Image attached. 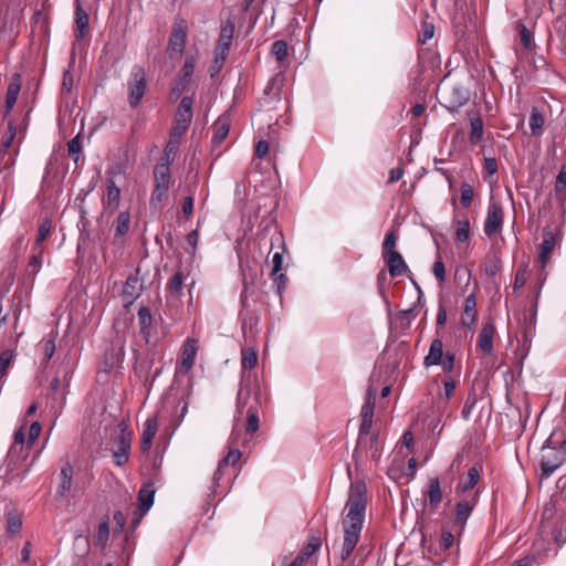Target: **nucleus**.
<instances>
[{"mask_svg": "<svg viewBox=\"0 0 566 566\" xmlns=\"http://www.w3.org/2000/svg\"><path fill=\"white\" fill-rule=\"evenodd\" d=\"M375 410V396L369 391L365 403L361 407L360 417L373 419Z\"/></svg>", "mask_w": 566, "mask_h": 566, "instance_id": "nucleus-56", "label": "nucleus"}, {"mask_svg": "<svg viewBox=\"0 0 566 566\" xmlns=\"http://www.w3.org/2000/svg\"><path fill=\"white\" fill-rule=\"evenodd\" d=\"M457 386H458V380L453 376L447 375L443 378V394H442L443 398L449 400L454 395Z\"/></svg>", "mask_w": 566, "mask_h": 566, "instance_id": "nucleus-54", "label": "nucleus"}, {"mask_svg": "<svg viewBox=\"0 0 566 566\" xmlns=\"http://www.w3.org/2000/svg\"><path fill=\"white\" fill-rule=\"evenodd\" d=\"M13 439L14 440L10 448L9 454L12 455L14 453H19L21 457L25 458L31 448H28V441L25 442L24 426L15 430Z\"/></svg>", "mask_w": 566, "mask_h": 566, "instance_id": "nucleus-31", "label": "nucleus"}, {"mask_svg": "<svg viewBox=\"0 0 566 566\" xmlns=\"http://www.w3.org/2000/svg\"><path fill=\"white\" fill-rule=\"evenodd\" d=\"M133 440V431L126 424H120V431L115 441L113 450L114 463L118 467L127 463Z\"/></svg>", "mask_w": 566, "mask_h": 566, "instance_id": "nucleus-9", "label": "nucleus"}, {"mask_svg": "<svg viewBox=\"0 0 566 566\" xmlns=\"http://www.w3.org/2000/svg\"><path fill=\"white\" fill-rule=\"evenodd\" d=\"M154 184L155 187L161 190H169L170 186V166L167 164L158 163L154 168Z\"/></svg>", "mask_w": 566, "mask_h": 566, "instance_id": "nucleus-30", "label": "nucleus"}, {"mask_svg": "<svg viewBox=\"0 0 566 566\" xmlns=\"http://www.w3.org/2000/svg\"><path fill=\"white\" fill-rule=\"evenodd\" d=\"M424 496L428 499L429 505L432 510L438 509L442 502L441 483L438 478L434 476L429 479Z\"/></svg>", "mask_w": 566, "mask_h": 566, "instance_id": "nucleus-26", "label": "nucleus"}, {"mask_svg": "<svg viewBox=\"0 0 566 566\" xmlns=\"http://www.w3.org/2000/svg\"><path fill=\"white\" fill-rule=\"evenodd\" d=\"M82 150V146H81V142H80V137L76 136L74 138H72L71 140H69L67 143V151H69V155L70 157H72V159L74 160L75 164L78 163L80 160V153Z\"/></svg>", "mask_w": 566, "mask_h": 566, "instance_id": "nucleus-58", "label": "nucleus"}, {"mask_svg": "<svg viewBox=\"0 0 566 566\" xmlns=\"http://www.w3.org/2000/svg\"><path fill=\"white\" fill-rule=\"evenodd\" d=\"M6 518H7V532L10 535L18 534L22 527L21 514L17 510L12 509L7 512Z\"/></svg>", "mask_w": 566, "mask_h": 566, "instance_id": "nucleus-39", "label": "nucleus"}, {"mask_svg": "<svg viewBox=\"0 0 566 566\" xmlns=\"http://www.w3.org/2000/svg\"><path fill=\"white\" fill-rule=\"evenodd\" d=\"M21 90L20 75L15 74L8 86L4 102V116H8L14 107Z\"/></svg>", "mask_w": 566, "mask_h": 566, "instance_id": "nucleus-29", "label": "nucleus"}, {"mask_svg": "<svg viewBox=\"0 0 566 566\" xmlns=\"http://www.w3.org/2000/svg\"><path fill=\"white\" fill-rule=\"evenodd\" d=\"M241 367H242V379L241 382L245 380L247 384L259 385L256 379L251 378V374L247 373V370L253 369L258 364V353L253 348H243L241 353ZM242 384H240V387Z\"/></svg>", "mask_w": 566, "mask_h": 566, "instance_id": "nucleus-16", "label": "nucleus"}, {"mask_svg": "<svg viewBox=\"0 0 566 566\" xmlns=\"http://www.w3.org/2000/svg\"><path fill=\"white\" fill-rule=\"evenodd\" d=\"M158 429V421L156 417H150L146 420L144 424V430L142 433V440H140V451L143 453L149 452L153 439L156 436Z\"/></svg>", "mask_w": 566, "mask_h": 566, "instance_id": "nucleus-22", "label": "nucleus"}, {"mask_svg": "<svg viewBox=\"0 0 566 566\" xmlns=\"http://www.w3.org/2000/svg\"><path fill=\"white\" fill-rule=\"evenodd\" d=\"M146 87L147 83L144 67L140 65H134L127 82L128 104L132 108H136L140 104L145 95Z\"/></svg>", "mask_w": 566, "mask_h": 566, "instance_id": "nucleus-4", "label": "nucleus"}, {"mask_svg": "<svg viewBox=\"0 0 566 566\" xmlns=\"http://www.w3.org/2000/svg\"><path fill=\"white\" fill-rule=\"evenodd\" d=\"M241 452L237 448H229V451L227 455L219 461L218 468L214 471L213 474V483L216 485H219V481L221 480L222 475L224 474V470L229 465L237 464L241 459Z\"/></svg>", "mask_w": 566, "mask_h": 566, "instance_id": "nucleus-21", "label": "nucleus"}, {"mask_svg": "<svg viewBox=\"0 0 566 566\" xmlns=\"http://www.w3.org/2000/svg\"><path fill=\"white\" fill-rule=\"evenodd\" d=\"M366 505L367 490L365 483H353L345 505L346 514L342 520L344 541L340 551V559L343 562L352 556L359 542L365 521Z\"/></svg>", "mask_w": 566, "mask_h": 566, "instance_id": "nucleus-1", "label": "nucleus"}, {"mask_svg": "<svg viewBox=\"0 0 566 566\" xmlns=\"http://www.w3.org/2000/svg\"><path fill=\"white\" fill-rule=\"evenodd\" d=\"M496 333L495 325L492 321L485 323L478 336L476 348L484 355H491L493 352V338Z\"/></svg>", "mask_w": 566, "mask_h": 566, "instance_id": "nucleus-17", "label": "nucleus"}, {"mask_svg": "<svg viewBox=\"0 0 566 566\" xmlns=\"http://www.w3.org/2000/svg\"><path fill=\"white\" fill-rule=\"evenodd\" d=\"M397 235L394 231L388 232L385 237V240L382 242V255L389 254L390 252H397L396 250V243H397Z\"/></svg>", "mask_w": 566, "mask_h": 566, "instance_id": "nucleus-59", "label": "nucleus"}, {"mask_svg": "<svg viewBox=\"0 0 566 566\" xmlns=\"http://www.w3.org/2000/svg\"><path fill=\"white\" fill-rule=\"evenodd\" d=\"M557 243V238L552 232H544L543 234V241L538 247V258L537 263L539 265L538 271V289H541L547 277L546 266L551 260V255L553 251L555 250Z\"/></svg>", "mask_w": 566, "mask_h": 566, "instance_id": "nucleus-7", "label": "nucleus"}, {"mask_svg": "<svg viewBox=\"0 0 566 566\" xmlns=\"http://www.w3.org/2000/svg\"><path fill=\"white\" fill-rule=\"evenodd\" d=\"M19 154V146L13 149V155H9V157L1 159V169L0 174H3L4 179H11L13 175V167L15 165V158Z\"/></svg>", "mask_w": 566, "mask_h": 566, "instance_id": "nucleus-43", "label": "nucleus"}, {"mask_svg": "<svg viewBox=\"0 0 566 566\" xmlns=\"http://www.w3.org/2000/svg\"><path fill=\"white\" fill-rule=\"evenodd\" d=\"M470 134L469 140L471 145H478L483 138V119L479 113L470 115Z\"/></svg>", "mask_w": 566, "mask_h": 566, "instance_id": "nucleus-33", "label": "nucleus"}, {"mask_svg": "<svg viewBox=\"0 0 566 566\" xmlns=\"http://www.w3.org/2000/svg\"><path fill=\"white\" fill-rule=\"evenodd\" d=\"M45 249H35L32 248V255L29 259V262L25 268V275L33 281L34 276L40 272L42 268V256Z\"/></svg>", "mask_w": 566, "mask_h": 566, "instance_id": "nucleus-32", "label": "nucleus"}, {"mask_svg": "<svg viewBox=\"0 0 566 566\" xmlns=\"http://www.w3.org/2000/svg\"><path fill=\"white\" fill-rule=\"evenodd\" d=\"M501 271V262L495 259L484 264V273L488 276H495Z\"/></svg>", "mask_w": 566, "mask_h": 566, "instance_id": "nucleus-64", "label": "nucleus"}, {"mask_svg": "<svg viewBox=\"0 0 566 566\" xmlns=\"http://www.w3.org/2000/svg\"><path fill=\"white\" fill-rule=\"evenodd\" d=\"M106 193L103 198V205L112 211L117 210L120 202V189L114 180V171L108 169L106 171Z\"/></svg>", "mask_w": 566, "mask_h": 566, "instance_id": "nucleus-13", "label": "nucleus"}, {"mask_svg": "<svg viewBox=\"0 0 566 566\" xmlns=\"http://www.w3.org/2000/svg\"><path fill=\"white\" fill-rule=\"evenodd\" d=\"M271 52L277 61L283 62L289 55L287 43L283 40L275 41L272 44Z\"/></svg>", "mask_w": 566, "mask_h": 566, "instance_id": "nucleus-51", "label": "nucleus"}, {"mask_svg": "<svg viewBox=\"0 0 566 566\" xmlns=\"http://www.w3.org/2000/svg\"><path fill=\"white\" fill-rule=\"evenodd\" d=\"M155 490L153 484L143 485L138 492L140 517L151 507L154 503Z\"/></svg>", "mask_w": 566, "mask_h": 566, "instance_id": "nucleus-35", "label": "nucleus"}, {"mask_svg": "<svg viewBox=\"0 0 566 566\" xmlns=\"http://www.w3.org/2000/svg\"><path fill=\"white\" fill-rule=\"evenodd\" d=\"M196 66V57L192 55H188L185 60V63L179 72V85L181 88H186V86L189 84L191 76L193 74Z\"/></svg>", "mask_w": 566, "mask_h": 566, "instance_id": "nucleus-37", "label": "nucleus"}, {"mask_svg": "<svg viewBox=\"0 0 566 566\" xmlns=\"http://www.w3.org/2000/svg\"><path fill=\"white\" fill-rule=\"evenodd\" d=\"M75 40L77 42H81L82 39H84L88 32H90V17L87 12L82 8L78 0H76V8H75Z\"/></svg>", "mask_w": 566, "mask_h": 566, "instance_id": "nucleus-20", "label": "nucleus"}, {"mask_svg": "<svg viewBox=\"0 0 566 566\" xmlns=\"http://www.w3.org/2000/svg\"><path fill=\"white\" fill-rule=\"evenodd\" d=\"M473 200V188L470 184H462L460 202L463 208H469Z\"/></svg>", "mask_w": 566, "mask_h": 566, "instance_id": "nucleus-57", "label": "nucleus"}, {"mask_svg": "<svg viewBox=\"0 0 566 566\" xmlns=\"http://www.w3.org/2000/svg\"><path fill=\"white\" fill-rule=\"evenodd\" d=\"M504 217V208L501 201L491 198L486 210V218L483 224V231L488 238L491 239L502 232Z\"/></svg>", "mask_w": 566, "mask_h": 566, "instance_id": "nucleus-5", "label": "nucleus"}, {"mask_svg": "<svg viewBox=\"0 0 566 566\" xmlns=\"http://www.w3.org/2000/svg\"><path fill=\"white\" fill-rule=\"evenodd\" d=\"M391 277L410 273V270L399 251L382 255Z\"/></svg>", "mask_w": 566, "mask_h": 566, "instance_id": "nucleus-19", "label": "nucleus"}, {"mask_svg": "<svg viewBox=\"0 0 566 566\" xmlns=\"http://www.w3.org/2000/svg\"><path fill=\"white\" fill-rule=\"evenodd\" d=\"M480 479V469L478 467H472L469 469L467 475L459 481L455 486V495L459 497H463L469 493L475 492L473 489L478 484Z\"/></svg>", "mask_w": 566, "mask_h": 566, "instance_id": "nucleus-18", "label": "nucleus"}, {"mask_svg": "<svg viewBox=\"0 0 566 566\" xmlns=\"http://www.w3.org/2000/svg\"><path fill=\"white\" fill-rule=\"evenodd\" d=\"M321 545L322 542L319 537H312L297 556H302V559L306 562L313 554H315L319 549Z\"/></svg>", "mask_w": 566, "mask_h": 566, "instance_id": "nucleus-47", "label": "nucleus"}, {"mask_svg": "<svg viewBox=\"0 0 566 566\" xmlns=\"http://www.w3.org/2000/svg\"><path fill=\"white\" fill-rule=\"evenodd\" d=\"M478 402V395L474 390L470 391L468 394V397L464 401L461 415L464 420H469L473 409L475 408V405Z\"/></svg>", "mask_w": 566, "mask_h": 566, "instance_id": "nucleus-48", "label": "nucleus"}, {"mask_svg": "<svg viewBox=\"0 0 566 566\" xmlns=\"http://www.w3.org/2000/svg\"><path fill=\"white\" fill-rule=\"evenodd\" d=\"M153 316L148 307L143 306L138 310V324L140 335L148 342Z\"/></svg>", "mask_w": 566, "mask_h": 566, "instance_id": "nucleus-36", "label": "nucleus"}, {"mask_svg": "<svg viewBox=\"0 0 566 566\" xmlns=\"http://www.w3.org/2000/svg\"><path fill=\"white\" fill-rule=\"evenodd\" d=\"M551 438L545 442L542 448V459H541V480L548 479L557 469H559L566 458L563 457L556 450V447H551Z\"/></svg>", "mask_w": 566, "mask_h": 566, "instance_id": "nucleus-6", "label": "nucleus"}, {"mask_svg": "<svg viewBox=\"0 0 566 566\" xmlns=\"http://www.w3.org/2000/svg\"><path fill=\"white\" fill-rule=\"evenodd\" d=\"M516 30L518 32V35H520V40H521V43L522 45L526 49V50H531L534 42H533V33L531 32V30H528L524 23H522L521 21H517L516 22Z\"/></svg>", "mask_w": 566, "mask_h": 566, "instance_id": "nucleus-45", "label": "nucleus"}, {"mask_svg": "<svg viewBox=\"0 0 566 566\" xmlns=\"http://www.w3.org/2000/svg\"><path fill=\"white\" fill-rule=\"evenodd\" d=\"M180 139L169 136V140L167 142L164 149V155L159 159L160 164H167L169 166L171 165L180 146Z\"/></svg>", "mask_w": 566, "mask_h": 566, "instance_id": "nucleus-38", "label": "nucleus"}, {"mask_svg": "<svg viewBox=\"0 0 566 566\" xmlns=\"http://www.w3.org/2000/svg\"><path fill=\"white\" fill-rule=\"evenodd\" d=\"M144 285L137 275H129L123 286L125 307L130 306L143 293Z\"/></svg>", "mask_w": 566, "mask_h": 566, "instance_id": "nucleus-15", "label": "nucleus"}, {"mask_svg": "<svg viewBox=\"0 0 566 566\" xmlns=\"http://www.w3.org/2000/svg\"><path fill=\"white\" fill-rule=\"evenodd\" d=\"M434 35V25L431 22L423 21L421 24V30L419 32V42L421 44H426L430 41Z\"/></svg>", "mask_w": 566, "mask_h": 566, "instance_id": "nucleus-55", "label": "nucleus"}, {"mask_svg": "<svg viewBox=\"0 0 566 566\" xmlns=\"http://www.w3.org/2000/svg\"><path fill=\"white\" fill-rule=\"evenodd\" d=\"M438 93L446 102V107L449 109H457L463 106L470 98V93L460 83H449L443 81L438 86Z\"/></svg>", "mask_w": 566, "mask_h": 566, "instance_id": "nucleus-3", "label": "nucleus"}, {"mask_svg": "<svg viewBox=\"0 0 566 566\" xmlns=\"http://www.w3.org/2000/svg\"><path fill=\"white\" fill-rule=\"evenodd\" d=\"M484 180L492 182L493 176L497 172V160L494 157H488L483 164Z\"/></svg>", "mask_w": 566, "mask_h": 566, "instance_id": "nucleus-52", "label": "nucleus"}, {"mask_svg": "<svg viewBox=\"0 0 566 566\" xmlns=\"http://www.w3.org/2000/svg\"><path fill=\"white\" fill-rule=\"evenodd\" d=\"M41 430H42V426L40 424V422L34 421L31 423L29 431H28V448H31L33 446V443L36 441V439L39 438V436L41 433Z\"/></svg>", "mask_w": 566, "mask_h": 566, "instance_id": "nucleus-61", "label": "nucleus"}, {"mask_svg": "<svg viewBox=\"0 0 566 566\" xmlns=\"http://www.w3.org/2000/svg\"><path fill=\"white\" fill-rule=\"evenodd\" d=\"M261 387L260 385L247 384L245 380L239 389L237 403L240 412H243V408L248 407L247 410V424L245 432L253 434L259 429V408L261 406Z\"/></svg>", "mask_w": 566, "mask_h": 566, "instance_id": "nucleus-2", "label": "nucleus"}, {"mask_svg": "<svg viewBox=\"0 0 566 566\" xmlns=\"http://www.w3.org/2000/svg\"><path fill=\"white\" fill-rule=\"evenodd\" d=\"M18 133L17 124L13 119L9 120L7 132L4 133L1 143L4 147H13V142Z\"/></svg>", "mask_w": 566, "mask_h": 566, "instance_id": "nucleus-53", "label": "nucleus"}, {"mask_svg": "<svg viewBox=\"0 0 566 566\" xmlns=\"http://www.w3.org/2000/svg\"><path fill=\"white\" fill-rule=\"evenodd\" d=\"M455 240L458 242H465L470 238V222L467 217L463 219H455Z\"/></svg>", "mask_w": 566, "mask_h": 566, "instance_id": "nucleus-42", "label": "nucleus"}, {"mask_svg": "<svg viewBox=\"0 0 566 566\" xmlns=\"http://www.w3.org/2000/svg\"><path fill=\"white\" fill-rule=\"evenodd\" d=\"M476 317V296L475 293H471L464 300V307L461 314V323L467 327H471L475 323Z\"/></svg>", "mask_w": 566, "mask_h": 566, "instance_id": "nucleus-23", "label": "nucleus"}, {"mask_svg": "<svg viewBox=\"0 0 566 566\" xmlns=\"http://www.w3.org/2000/svg\"><path fill=\"white\" fill-rule=\"evenodd\" d=\"M230 125L227 119L219 118L214 124L213 143L221 144L228 136Z\"/></svg>", "mask_w": 566, "mask_h": 566, "instance_id": "nucleus-44", "label": "nucleus"}, {"mask_svg": "<svg viewBox=\"0 0 566 566\" xmlns=\"http://www.w3.org/2000/svg\"><path fill=\"white\" fill-rule=\"evenodd\" d=\"M186 28L182 23H177L174 27V30L171 32L170 39H169V49L174 52L181 53L186 45Z\"/></svg>", "mask_w": 566, "mask_h": 566, "instance_id": "nucleus-27", "label": "nucleus"}, {"mask_svg": "<svg viewBox=\"0 0 566 566\" xmlns=\"http://www.w3.org/2000/svg\"><path fill=\"white\" fill-rule=\"evenodd\" d=\"M234 34V24L230 20L221 24V31L214 48V64L224 63L229 54Z\"/></svg>", "mask_w": 566, "mask_h": 566, "instance_id": "nucleus-10", "label": "nucleus"}, {"mask_svg": "<svg viewBox=\"0 0 566 566\" xmlns=\"http://www.w3.org/2000/svg\"><path fill=\"white\" fill-rule=\"evenodd\" d=\"M192 116V98L190 96H184L177 107L174 122L189 126Z\"/></svg>", "mask_w": 566, "mask_h": 566, "instance_id": "nucleus-24", "label": "nucleus"}, {"mask_svg": "<svg viewBox=\"0 0 566 566\" xmlns=\"http://www.w3.org/2000/svg\"><path fill=\"white\" fill-rule=\"evenodd\" d=\"M433 274H434L436 279L440 283H444V281H446V266H444V263L442 262L440 256L436 260V262L433 264Z\"/></svg>", "mask_w": 566, "mask_h": 566, "instance_id": "nucleus-63", "label": "nucleus"}, {"mask_svg": "<svg viewBox=\"0 0 566 566\" xmlns=\"http://www.w3.org/2000/svg\"><path fill=\"white\" fill-rule=\"evenodd\" d=\"M41 349L44 355V363H48L53 357L56 349L55 335L51 334L49 338H44L41 342Z\"/></svg>", "mask_w": 566, "mask_h": 566, "instance_id": "nucleus-50", "label": "nucleus"}, {"mask_svg": "<svg viewBox=\"0 0 566 566\" xmlns=\"http://www.w3.org/2000/svg\"><path fill=\"white\" fill-rule=\"evenodd\" d=\"M187 274L179 269L166 284V302L169 306L177 305L184 296V286Z\"/></svg>", "mask_w": 566, "mask_h": 566, "instance_id": "nucleus-11", "label": "nucleus"}, {"mask_svg": "<svg viewBox=\"0 0 566 566\" xmlns=\"http://www.w3.org/2000/svg\"><path fill=\"white\" fill-rule=\"evenodd\" d=\"M109 538V525L107 521L101 522L95 535V545L104 548Z\"/></svg>", "mask_w": 566, "mask_h": 566, "instance_id": "nucleus-46", "label": "nucleus"}, {"mask_svg": "<svg viewBox=\"0 0 566 566\" xmlns=\"http://www.w3.org/2000/svg\"><path fill=\"white\" fill-rule=\"evenodd\" d=\"M527 281V269L526 266H520L515 272L513 290L518 291L522 289Z\"/></svg>", "mask_w": 566, "mask_h": 566, "instance_id": "nucleus-60", "label": "nucleus"}, {"mask_svg": "<svg viewBox=\"0 0 566 566\" xmlns=\"http://www.w3.org/2000/svg\"><path fill=\"white\" fill-rule=\"evenodd\" d=\"M453 542H454V535L452 534V532L446 531V530L442 531L440 543H439L440 549L443 552L449 551L452 547Z\"/></svg>", "mask_w": 566, "mask_h": 566, "instance_id": "nucleus-62", "label": "nucleus"}, {"mask_svg": "<svg viewBox=\"0 0 566 566\" xmlns=\"http://www.w3.org/2000/svg\"><path fill=\"white\" fill-rule=\"evenodd\" d=\"M197 340L187 338L182 346L180 363L178 364L177 370L180 374H188L193 367L195 359L197 356Z\"/></svg>", "mask_w": 566, "mask_h": 566, "instance_id": "nucleus-14", "label": "nucleus"}, {"mask_svg": "<svg viewBox=\"0 0 566 566\" xmlns=\"http://www.w3.org/2000/svg\"><path fill=\"white\" fill-rule=\"evenodd\" d=\"M115 228L114 240L118 241L124 238L130 229V213L128 211H122L113 223Z\"/></svg>", "mask_w": 566, "mask_h": 566, "instance_id": "nucleus-34", "label": "nucleus"}, {"mask_svg": "<svg viewBox=\"0 0 566 566\" xmlns=\"http://www.w3.org/2000/svg\"><path fill=\"white\" fill-rule=\"evenodd\" d=\"M61 481L56 489V499H64L72 488L73 468L70 462H66L61 468Z\"/></svg>", "mask_w": 566, "mask_h": 566, "instance_id": "nucleus-25", "label": "nucleus"}, {"mask_svg": "<svg viewBox=\"0 0 566 566\" xmlns=\"http://www.w3.org/2000/svg\"><path fill=\"white\" fill-rule=\"evenodd\" d=\"M544 122L543 114L536 107H533L530 116V128L533 136L542 135Z\"/></svg>", "mask_w": 566, "mask_h": 566, "instance_id": "nucleus-41", "label": "nucleus"}, {"mask_svg": "<svg viewBox=\"0 0 566 566\" xmlns=\"http://www.w3.org/2000/svg\"><path fill=\"white\" fill-rule=\"evenodd\" d=\"M53 228L52 221L50 219H44L39 224L38 234L33 248L35 249H45L43 247V242L48 239Z\"/></svg>", "mask_w": 566, "mask_h": 566, "instance_id": "nucleus-40", "label": "nucleus"}, {"mask_svg": "<svg viewBox=\"0 0 566 566\" xmlns=\"http://www.w3.org/2000/svg\"><path fill=\"white\" fill-rule=\"evenodd\" d=\"M125 338L120 335H116L112 342L111 348L105 353L104 365L105 371L112 370L117 367L124 359L125 356Z\"/></svg>", "mask_w": 566, "mask_h": 566, "instance_id": "nucleus-12", "label": "nucleus"}, {"mask_svg": "<svg viewBox=\"0 0 566 566\" xmlns=\"http://www.w3.org/2000/svg\"><path fill=\"white\" fill-rule=\"evenodd\" d=\"M444 355H443V343L440 338H434L429 348L428 355L424 357V366H437L442 363Z\"/></svg>", "mask_w": 566, "mask_h": 566, "instance_id": "nucleus-28", "label": "nucleus"}, {"mask_svg": "<svg viewBox=\"0 0 566 566\" xmlns=\"http://www.w3.org/2000/svg\"><path fill=\"white\" fill-rule=\"evenodd\" d=\"M479 501V492H472L461 497L455 504L453 526L461 533L464 530L467 521L471 516Z\"/></svg>", "mask_w": 566, "mask_h": 566, "instance_id": "nucleus-8", "label": "nucleus"}, {"mask_svg": "<svg viewBox=\"0 0 566 566\" xmlns=\"http://www.w3.org/2000/svg\"><path fill=\"white\" fill-rule=\"evenodd\" d=\"M13 352L10 349L3 350L0 354V382H4L7 370L13 360Z\"/></svg>", "mask_w": 566, "mask_h": 566, "instance_id": "nucleus-49", "label": "nucleus"}]
</instances>
